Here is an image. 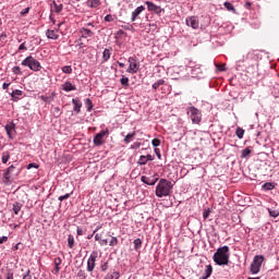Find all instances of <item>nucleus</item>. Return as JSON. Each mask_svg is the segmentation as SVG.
Listing matches in <instances>:
<instances>
[{
  "label": "nucleus",
  "instance_id": "1",
  "mask_svg": "<svg viewBox=\"0 0 279 279\" xmlns=\"http://www.w3.org/2000/svg\"><path fill=\"white\" fill-rule=\"evenodd\" d=\"M172 190L173 183H171V181H168L167 179H160L156 186L155 193L157 197H169Z\"/></svg>",
  "mask_w": 279,
  "mask_h": 279
},
{
  "label": "nucleus",
  "instance_id": "2",
  "mask_svg": "<svg viewBox=\"0 0 279 279\" xmlns=\"http://www.w3.org/2000/svg\"><path fill=\"white\" fill-rule=\"evenodd\" d=\"M230 247L225 245L219 247L217 252L214 254V262L216 265H228L230 263Z\"/></svg>",
  "mask_w": 279,
  "mask_h": 279
},
{
  "label": "nucleus",
  "instance_id": "3",
  "mask_svg": "<svg viewBox=\"0 0 279 279\" xmlns=\"http://www.w3.org/2000/svg\"><path fill=\"white\" fill-rule=\"evenodd\" d=\"M22 66H28L31 71L38 72L43 69V65L34 57L28 56L22 61Z\"/></svg>",
  "mask_w": 279,
  "mask_h": 279
},
{
  "label": "nucleus",
  "instance_id": "4",
  "mask_svg": "<svg viewBox=\"0 0 279 279\" xmlns=\"http://www.w3.org/2000/svg\"><path fill=\"white\" fill-rule=\"evenodd\" d=\"M186 112L194 125H199V123H202V111H199V109L190 107Z\"/></svg>",
  "mask_w": 279,
  "mask_h": 279
},
{
  "label": "nucleus",
  "instance_id": "5",
  "mask_svg": "<svg viewBox=\"0 0 279 279\" xmlns=\"http://www.w3.org/2000/svg\"><path fill=\"white\" fill-rule=\"evenodd\" d=\"M21 173V169H16V167L14 165H11L5 172L3 173V179H4V184H10L12 180V178H16L19 177V174Z\"/></svg>",
  "mask_w": 279,
  "mask_h": 279
},
{
  "label": "nucleus",
  "instance_id": "6",
  "mask_svg": "<svg viewBox=\"0 0 279 279\" xmlns=\"http://www.w3.org/2000/svg\"><path fill=\"white\" fill-rule=\"evenodd\" d=\"M264 260L265 257L263 255H256L251 264V272L258 274V271H260V267H263Z\"/></svg>",
  "mask_w": 279,
  "mask_h": 279
},
{
  "label": "nucleus",
  "instance_id": "7",
  "mask_svg": "<svg viewBox=\"0 0 279 279\" xmlns=\"http://www.w3.org/2000/svg\"><path fill=\"white\" fill-rule=\"evenodd\" d=\"M128 62H129V68L126 70V73H130L131 75H134V73H138V69H141V64H138L136 57H130L128 59Z\"/></svg>",
  "mask_w": 279,
  "mask_h": 279
},
{
  "label": "nucleus",
  "instance_id": "8",
  "mask_svg": "<svg viewBox=\"0 0 279 279\" xmlns=\"http://www.w3.org/2000/svg\"><path fill=\"white\" fill-rule=\"evenodd\" d=\"M109 134L108 129H106L105 131H100L99 133H97L94 136V145H96V147H101V145H104L106 143V140H104V137Z\"/></svg>",
  "mask_w": 279,
  "mask_h": 279
},
{
  "label": "nucleus",
  "instance_id": "9",
  "mask_svg": "<svg viewBox=\"0 0 279 279\" xmlns=\"http://www.w3.org/2000/svg\"><path fill=\"white\" fill-rule=\"evenodd\" d=\"M185 23L187 27H192V29L199 28V19L195 15L186 17Z\"/></svg>",
  "mask_w": 279,
  "mask_h": 279
},
{
  "label": "nucleus",
  "instance_id": "10",
  "mask_svg": "<svg viewBox=\"0 0 279 279\" xmlns=\"http://www.w3.org/2000/svg\"><path fill=\"white\" fill-rule=\"evenodd\" d=\"M97 256H98V253L96 251H94L88 260H87V271H94L95 269V263L97 262Z\"/></svg>",
  "mask_w": 279,
  "mask_h": 279
},
{
  "label": "nucleus",
  "instance_id": "11",
  "mask_svg": "<svg viewBox=\"0 0 279 279\" xmlns=\"http://www.w3.org/2000/svg\"><path fill=\"white\" fill-rule=\"evenodd\" d=\"M187 68L192 69V75H198V73H202V65L193 61H190L187 63Z\"/></svg>",
  "mask_w": 279,
  "mask_h": 279
},
{
  "label": "nucleus",
  "instance_id": "12",
  "mask_svg": "<svg viewBox=\"0 0 279 279\" xmlns=\"http://www.w3.org/2000/svg\"><path fill=\"white\" fill-rule=\"evenodd\" d=\"M4 130L9 138H14V136L12 135V132H16V124H14V122H10L4 126Z\"/></svg>",
  "mask_w": 279,
  "mask_h": 279
},
{
  "label": "nucleus",
  "instance_id": "13",
  "mask_svg": "<svg viewBox=\"0 0 279 279\" xmlns=\"http://www.w3.org/2000/svg\"><path fill=\"white\" fill-rule=\"evenodd\" d=\"M146 5L149 12H155V14H160L162 12V9L154 4V2L146 1Z\"/></svg>",
  "mask_w": 279,
  "mask_h": 279
},
{
  "label": "nucleus",
  "instance_id": "14",
  "mask_svg": "<svg viewBox=\"0 0 279 279\" xmlns=\"http://www.w3.org/2000/svg\"><path fill=\"white\" fill-rule=\"evenodd\" d=\"M80 34H81V38H93V36H95V33H93V31L86 27H82L80 29Z\"/></svg>",
  "mask_w": 279,
  "mask_h": 279
},
{
  "label": "nucleus",
  "instance_id": "15",
  "mask_svg": "<svg viewBox=\"0 0 279 279\" xmlns=\"http://www.w3.org/2000/svg\"><path fill=\"white\" fill-rule=\"evenodd\" d=\"M141 180L144 184H147L148 186H154L156 182H158V178L154 179L145 175H143Z\"/></svg>",
  "mask_w": 279,
  "mask_h": 279
},
{
  "label": "nucleus",
  "instance_id": "16",
  "mask_svg": "<svg viewBox=\"0 0 279 279\" xmlns=\"http://www.w3.org/2000/svg\"><path fill=\"white\" fill-rule=\"evenodd\" d=\"M142 12H145V7H143V5L137 7V8L132 12V17H131L132 23H134V21H136V19H138V15H140Z\"/></svg>",
  "mask_w": 279,
  "mask_h": 279
},
{
  "label": "nucleus",
  "instance_id": "17",
  "mask_svg": "<svg viewBox=\"0 0 279 279\" xmlns=\"http://www.w3.org/2000/svg\"><path fill=\"white\" fill-rule=\"evenodd\" d=\"M46 36L47 38H49L50 40H58L60 38V35H58V29L53 31V29H48L46 32Z\"/></svg>",
  "mask_w": 279,
  "mask_h": 279
},
{
  "label": "nucleus",
  "instance_id": "18",
  "mask_svg": "<svg viewBox=\"0 0 279 279\" xmlns=\"http://www.w3.org/2000/svg\"><path fill=\"white\" fill-rule=\"evenodd\" d=\"M72 104L74 106V108H73L74 112L80 114V112H82V101H80V99H77V98H73Z\"/></svg>",
  "mask_w": 279,
  "mask_h": 279
},
{
  "label": "nucleus",
  "instance_id": "19",
  "mask_svg": "<svg viewBox=\"0 0 279 279\" xmlns=\"http://www.w3.org/2000/svg\"><path fill=\"white\" fill-rule=\"evenodd\" d=\"M62 10H64L63 4H58V2L52 1L51 12H56V14H60V12H62Z\"/></svg>",
  "mask_w": 279,
  "mask_h": 279
},
{
  "label": "nucleus",
  "instance_id": "20",
  "mask_svg": "<svg viewBox=\"0 0 279 279\" xmlns=\"http://www.w3.org/2000/svg\"><path fill=\"white\" fill-rule=\"evenodd\" d=\"M62 90L65 93H71V90H76L77 88L75 85H72L71 82H65L64 84L61 85Z\"/></svg>",
  "mask_w": 279,
  "mask_h": 279
},
{
  "label": "nucleus",
  "instance_id": "21",
  "mask_svg": "<svg viewBox=\"0 0 279 279\" xmlns=\"http://www.w3.org/2000/svg\"><path fill=\"white\" fill-rule=\"evenodd\" d=\"M23 95V90H20V89H15L11 93V100L12 101H19V97H21Z\"/></svg>",
  "mask_w": 279,
  "mask_h": 279
},
{
  "label": "nucleus",
  "instance_id": "22",
  "mask_svg": "<svg viewBox=\"0 0 279 279\" xmlns=\"http://www.w3.org/2000/svg\"><path fill=\"white\" fill-rule=\"evenodd\" d=\"M60 265H62V258H54V274H60Z\"/></svg>",
  "mask_w": 279,
  "mask_h": 279
},
{
  "label": "nucleus",
  "instance_id": "23",
  "mask_svg": "<svg viewBox=\"0 0 279 279\" xmlns=\"http://www.w3.org/2000/svg\"><path fill=\"white\" fill-rule=\"evenodd\" d=\"M120 276L119 271H112L107 274L104 279H119Z\"/></svg>",
  "mask_w": 279,
  "mask_h": 279
},
{
  "label": "nucleus",
  "instance_id": "24",
  "mask_svg": "<svg viewBox=\"0 0 279 279\" xmlns=\"http://www.w3.org/2000/svg\"><path fill=\"white\" fill-rule=\"evenodd\" d=\"M112 56L110 49L106 48L102 52V62H108V59Z\"/></svg>",
  "mask_w": 279,
  "mask_h": 279
},
{
  "label": "nucleus",
  "instance_id": "25",
  "mask_svg": "<svg viewBox=\"0 0 279 279\" xmlns=\"http://www.w3.org/2000/svg\"><path fill=\"white\" fill-rule=\"evenodd\" d=\"M211 275H213V266L207 265L205 269V276L203 277V279H208L210 278Z\"/></svg>",
  "mask_w": 279,
  "mask_h": 279
},
{
  "label": "nucleus",
  "instance_id": "26",
  "mask_svg": "<svg viewBox=\"0 0 279 279\" xmlns=\"http://www.w3.org/2000/svg\"><path fill=\"white\" fill-rule=\"evenodd\" d=\"M262 189L264 191H274L276 189V185L271 182H267L262 186Z\"/></svg>",
  "mask_w": 279,
  "mask_h": 279
},
{
  "label": "nucleus",
  "instance_id": "27",
  "mask_svg": "<svg viewBox=\"0 0 279 279\" xmlns=\"http://www.w3.org/2000/svg\"><path fill=\"white\" fill-rule=\"evenodd\" d=\"M134 136H136V133L135 131L132 132V133H129L125 137H124V143L128 145L130 143H132V138H134Z\"/></svg>",
  "mask_w": 279,
  "mask_h": 279
},
{
  "label": "nucleus",
  "instance_id": "28",
  "mask_svg": "<svg viewBox=\"0 0 279 279\" xmlns=\"http://www.w3.org/2000/svg\"><path fill=\"white\" fill-rule=\"evenodd\" d=\"M10 151H3L2 153V157H1V160H2V163L3 165H7L8 163V160H10Z\"/></svg>",
  "mask_w": 279,
  "mask_h": 279
},
{
  "label": "nucleus",
  "instance_id": "29",
  "mask_svg": "<svg viewBox=\"0 0 279 279\" xmlns=\"http://www.w3.org/2000/svg\"><path fill=\"white\" fill-rule=\"evenodd\" d=\"M41 101H45L46 104H51V101H53V94H51L50 96H40Z\"/></svg>",
  "mask_w": 279,
  "mask_h": 279
},
{
  "label": "nucleus",
  "instance_id": "30",
  "mask_svg": "<svg viewBox=\"0 0 279 279\" xmlns=\"http://www.w3.org/2000/svg\"><path fill=\"white\" fill-rule=\"evenodd\" d=\"M134 250H141V247H143V240H141V239H136V240H134Z\"/></svg>",
  "mask_w": 279,
  "mask_h": 279
},
{
  "label": "nucleus",
  "instance_id": "31",
  "mask_svg": "<svg viewBox=\"0 0 279 279\" xmlns=\"http://www.w3.org/2000/svg\"><path fill=\"white\" fill-rule=\"evenodd\" d=\"M62 73H65L66 75H71L73 73V68H71V65H64L61 69Z\"/></svg>",
  "mask_w": 279,
  "mask_h": 279
},
{
  "label": "nucleus",
  "instance_id": "32",
  "mask_svg": "<svg viewBox=\"0 0 279 279\" xmlns=\"http://www.w3.org/2000/svg\"><path fill=\"white\" fill-rule=\"evenodd\" d=\"M85 106H86L87 112H92L93 111V100H90V98H87L85 100Z\"/></svg>",
  "mask_w": 279,
  "mask_h": 279
},
{
  "label": "nucleus",
  "instance_id": "33",
  "mask_svg": "<svg viewBox=\"0 0 279 279\" xmlns=\"http://www.w3.org/2000/svg\"><path fill=\"white\" fill-rule=\"evenodd\" d=\"M73 245H75V238H73V235H69L68 236V247H70V250H73Z\"/></svg>",
  "mask_w": 279,
  "mask_h": 279
},
{
  "label": "nucleus",
  "instance_id": "34",
  "mask_svg": "<svg viewBox=\"0 0 279 279\" xmlns=\"http://www.w3.org/2000/svg\"><path fill=\"white\" fill-rule=\"evenodd\" d=\"M245 135V130L238 128L235 130V136H238V138H243V136Z\"/></svg>",
  "mask_w": 279,
  "mask_h": 279
},
{
  "label": "nucleus",
  "instance_id": "35",
  "mask_svg": "<svg viewBox=\"0 0 279 279\" xmlns=\"http://www.w3.org/2000/svg\"><path fill=\"white\" fill-rule=\"evenodd\" d=\"M162 84H165V80H159L156 83L153 84V88L154 90H158V88H160V86H162Z\"/></svg>",
  "mask_w": 279,
  "mask_h": 279
},
{
  "label": "nucleus",
  "instance_id": "36",
  "mask_svg": "<svg viewBox=\"0 0 279 279\" xmlns=\"http://www.w3.org/2000/svg\"><path fill=\"white\" fill-rule=\"evenodd\" d=\"M13 213L14 215H19V213H21V203L13 204Z\"/></svg>",
  "mask_w": 279,
  "mask_h": 279
},
{
  "label": "nucleus",
  "instance_id": "37",
  "mask_svg": "<svg viewBox=\"0 0 279 279\" xmlns=\"http://www.w3.org/2000/svg\"><path fill=\"white\" fill-rule=\"evenodd\" d=\"M225 8L229 12H236V10L234 9V5H232V3H230V2H225Z\"/></svg>",
  "mask_w": 279,
  "mask_h": 279
},
{
  "label": "nucleus",
  "instance_id": "38",
  "mask_svg": "<svg viewBox=\"0 0 279 279\" xmlns=\"http://www.w3.org/2000/svg\"><path fill=\"white\" fill-rule=\"evenodd\" d=\"M89 3L90 8H99V5H101V1L99 0H90Z\"/></svg>",
  "mask_w": 279,
  "mask_h": 279
},
{
  "label": "nucleus",
  "instance_id": "39",
  "mask_svg": "<svg viewBox=\"0 0 279 279\" xmlns=\"http://www.w3.org/2000/svg\"><path fill=\"white\" fill-rule=\"evenodd\" d=\"M12 73L14 75H23V71H21V66H13L12 68Z\"/></svg>",
  "mask_w": 279,
  "mask_h": 279
},
{
  "label": "nucleus",
  "instance_id": "40",
  "mask_svg": "<svg viewBox=\"0 0 279 279\" xmlns=\"http://www.w3.org/2000/svg\"><path fill=\"white\" fill-rule=\"evenodd\" d=\"M250 154H252V149H250V148H244V149L242 150L241 158H247V156H250Z\"/></svg>",
  "mask_w": 279,
  "mask_h": 279
},
{
  "label": "nucleus",
  "instance_id": "41",
  "mask_svg": "<svg viewBox=\"0 0 279 279\" xmlns=\"http://www.w3.org/2000/svg\"><path fill=\"white\" fill-rule=\"evenodd\" d=\"M137 165H147V157L145 155H142L137 161Z\"/></svg>",
  "mask_w": 279,
  "mask_h": 279
},
{
  "label": "nucleus",
  "instance_id": "42",
  "mask_svg": "<svg viewBox=\"0 0 279 279\" xmlns=\"http://www.w3.org/2000/svg\"><path fill=\"white\" fill-rule=\"evenodd\" d=\"M109 245L111 247H114V245H119V239H117V236H111V240L109 242Z\"/></svg>",
  "mask_w": 279,
  "mask_h": 279
},
{
  "label": "nucleus",
  "instance_id": "43",
  "mask_svg": "<svg viewBox=\"0 0 279 279\" xmlns=\"http://www.w3.org/2000/svg\"><path fill=\"white\" fill-rule=\"evenodd\" d=\"M120 83L122 86H130V78L122 76V78L120 80Z\"/></svg>",
  "mask_w": 279,
  "mask_h": 279
},
{
  "label": "nucleus",
  "instance_id": "44",
  "mask_svg": "<svg viewBox=\"0 0 279 279\" xmlns=\"http://www.w3.org/2000/svg\"><path fill=\"white\" fill-rule=\"evenodd\" d=\"M5 279H14V272L12 270H8L4 275Z\"/></svg>",
  "mask_w": 279,
  "mask_h": 279
},
{
  "label": "nucleus",
  "instance_id": "45",
  "mask_svg": "<svg viewBox=\"0 0 279 279\" xmlns=\"http://www.w3.org/2000/svg\"><path fill=\"white\" fill-rule=\"evenodd\" d=\"M270 217H279V211L276 209H268Z\"/></svg>",
  "mask_w": 279,
  "mask_h": 279
},
{
  "label": "nucleus",
  "instance_id": "46",
  "mask_svg": "<svg viewBox=\"0 0 279 279\" xmlns=\"http://www.w3.org/2000/svg\"><path fill=\"white\" fill-rule=\"evenodd\" d=\"M106 23H112L114 21V16L112 14H108L105 16Z\"/></svg>",
  "mask_w": 279,
  "mask_h": 279
},
{
  "label": "nucleus",
  "instance_id": "47",
  "mask_svg": "<svg viewBox=\"0 0 279 279\" xmlns=\"http://www.w3.org/2000/svg\"><path fill=\"white\" fill-rule=\"evenodd\" d=\"M208 217H210V208L205 209L203 213V219H207Z\"/></svg>",
  "mask_w": 279,
  "mask_h": 279
},
{
  "label": "nucleus",
  "instance_id": "48",
  "mask_svg": "<svg viewBox=\"0 0 279 279\" xmlns=\"http://www.w3.org/2000/svg\"><path fill=\"white\" fill-rule=\"evenodd\" d=\"M151 145H153V147H160V140L154 138V140L151 141Z\"/></svg>",
  "mask_w": 279,
  "mask_h": 279
},
{
  "label": "nucleus",
  "instance_id": "49",
  "mask_svg": "<svg viewBox=\"0 0 279 279\" xmlns=\"http://www.w3.org/2000/svg\"><path fill=\"white\" fill-rule=\"evenodd\" d=\"M254 58H256V54L254 53V51H250L246 54V60H254Z\"/></svg>",
  "mask_w": 279,
  "mask_h": 279
},
{
  "label": "nucleus",
  "instance_id": "50",
  "mask_svg": "<svg viewBox=\"0 0 279 279\" xmlns=\"http://www.w3.org/2000/svg\"><path fill=\"white\" fill-rule=\"evenodd\" d=\"M69 197H71V193H66L62 196H59V202H64V199H69Z\"/></svg>",
  "mask_w": 279,
  "mask_h": 279
},
{
  "label": "nucleus",
  "instance_id": "51",
  "mask_svg": "<svg viewBox=\"0 0 279 279\" xmlns=\"http://www.w3.org/2000/svg\"><path fill=\"white\" fill-rule=\"evenodd\" d=\"M53 114H54V117H60V114H62V112L60 111V107H54V109H53Z\"/></svg>",
  "mask_w": 279,
  "mask_h": 279
},
{
  "label": "nucleus",
  "instance_id": "52",
  "mask_svg": "<svg viewBox=\"0 0 279 279\" xmlns=\"http://www.w3.org/2000/svg\"><path fill=\"white\" fill-rule=\"evenodd\" d=\"M141 148V142H135L131 145V149H140Z\"/></svg>",
  "mask_w": 279,
  "mask_h": 279
},
{
  "label": "nucleus",
  "instance_id": "53",
  "mask_svg": "<svg viewBox=\"0 0 279 279\" xmlns=\"http://www.w3.org/2000/svg\"><path fill=\"white\" fill-rule=\"evenodd\" d=\"M40 166H38L37 163L33 162V163H28L26 169H38Z\"/></svg>",
  "mask_w": 279,
  "mask_h": 279
},
{
  "label": "nucleus",
  "instance_id": "54",
  "mask_svg": "<svg viewBox=\"0 0 279 279\" xmlns=\"http://www.w3.org/2000/svg\"><path fill=\"white\" fill-rule=\"evenodd\" d=\"M22 279H32V271L27 270L26 274L23 275Z\"/></svg>",
  "mask_w": 279,
  "mask_h": 279
},
{
  "label": "nucleus",
  "instance_id": "55",
  "mask_svg": "<svg viewBox=\"0 0 279 279\" xmlns=\"http://www.w3.org/2000/svg\"><path fill=\"white\" fill-rule=\"evenodd\" d=\"M75 44L77 45V47H80V49H82V47H84V43H82V37H80L78 39L75 40Z\"/></svg>",
  "mask_w": 279,
  "mask_h": 279
},
{
  "label": "nucleus",
  "instance_id": "56",
  "mask_svg": "<svg viewBox=\"0 0 279 279\" xmlns=\"http://www.w3.org/2000/svg\"><path fill=\"white\" fill-rule=\"evenodd\" d=\"M19 51H27V47L25 46V43L20 45Z\"/></svg>",
  "mask_w": 279,
  "mask_h": 279
},
{
  "label": "nucleus",
  "instance_id": "57",
  "mask_svg": "<svg viewBox=\"0 0 279 279\" xmlns=\"http://www.w3.org/2000/svg\"><path fill=\"white\" fill-rule=\"evenodd\" d=\"M218 71H226V64H216Z\"/></svg>",
  "mask_w": 279,
  "mask_h": 279
},
{
  "label": "nucleus",
  "instance_id": "58",
  "mask_svg": "<svg viewBox=\"0 0 279 279\" xmlns=\"http://www.w3.org/2000/svg\"><path fill=\"white\" fill-rule=\"evenodd\" d=\"M8 242V236L2 235L0 236V245Z\"/></svg>",
  "mask_w": 279,
  "mask_h": 279
},
{
  "label": "nucleus",
  "instance_id": "59",
  "mask_svg": "<svg viewBox=\"0 0 279 279\" xmlns=\"http://www.w3.org/2000/svg\"><path fill=\"white\" fill-rule=\"evenodd\" d=\"M76 234H77L78 236H82V235L84 234V230H83L82 228L77 227V229H76Z\"/></svg>",
  "mask_w": 279,
  "mask_h": 279
},
{
  "label": "nucleus",
  "instance_id": "60",
  "mask_svg": "<svg viewBox=\"0 0 279 279\" xmlns=\"http://www.w3.org/2000/svg\"><path fill=\"white\" fill-rule=\"evenodd\" d=\"M101 271H108V263H105L100 266Z\"/></svg>",
  "mask_w": 279,
  "mask_h": 279
},
{
  "label": "nucleus",
  "instance_id": "61",
  "mask_svg": "<svg viewBox=\"0 0 279 279\" xmlns=\"http://www.w3.org/2000/svg\"><path fill=\"white\" fill-rule=\"evenodd\" d=\"M25 14H29V8H26L21 12V16H25Z\"/></svg>",
  "mask_w": 279,
  "mask_h": 279
},
{
  "label": "nucleus",
  "instance_id": "62",
  "mask_svg": "<svg viewBox=\"0 0 279 279\" xmlns=\"http://www.w3.org/2000/svg\"><path fill=\"white\" fill-rule=\"evenodd\" d=\"M2 88L3 90H8V88H10V83H3Z\"/></svg>",
  "mask_w": 279,
  "mask_h": 279
},
{
  "label": "nucleus",
  "instance_id": "63",
  "mask_svg": "<svg viewBox=\"0 0 279 279\" xmlns=\"http://www.w3.org/2000/svg\"><path fill=\"white\" fill-rule=\"evenodd\" d=\"M244 8H246V10H250V8H252V2H245Z\"/></svg>",
  "mask_w": 279,
  "mask_h": 279
},
{
  "label": "nucleus",
  "instance_id": "64",
  "mask_svg": "<svg viewBox=\"0 0 279 279\" xmlns=\"http://www.w3.org/2000/svg\"><path fill=\"white\" fill-rule=\"evenodd\" d=\"M100 245H108V240H101Z\"/></svg>",
  "mask_w": 279,
  "mask_h": 279
}]
</instances>
